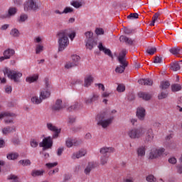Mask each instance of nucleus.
I'll use <instances>...</instances> for the list:
<instances>
[{
	"label": "nucleus",
	"instance_id": "864d4df0",
	"mask_svg": "<svg viewBox=\"0 0 182 182\" xmlns=\"http://www.w3.org/2000/svg\"><path fill=\"white\" fill-rule=\"evenodd\" d=\"M7 180H12L11 182H19V180H18V176L12 174L8 176Z\"/></svg>",
	"mask_w": 182,
	"mask_h": 182
},
{
	"label": "nucleus",
	"instance_id": "37998d69",
	"mask_svg": "<svg viewBox=\"0 0 182 182\" xmlns=\"http://www.w3.org/2000/svg\"><path fill=\"white\" fill-rule=\"evenodd\" d=\"M10 35L11 36H14V38H18V36H19V30L17 28L11 29Z\"/></svg>",
	"mask_w": 182,
	"mask_h": 182
},
{
	"label": "nucleus",
	"instance_id": "c85d7f7f",
	"mask_svg": "<svg viewBox=\"0 0 182 182\" xmlns=\"http://www.w3.org/2000/svg\"><path fill=\"white\" fill-rule=\"evenodd\" d=\"M14 132H16V128L15 126L7 127L2 129L3 134H9V133H14Z\"/></svg>",
	"mask_w": 182,
	"mask_h": 182
},
{
	"label": "nucleus",
	"instance_id": "b1692460",
	"mask_svg": "<svg viewBox=\"0 0 182 182\" xmlns=\"http://www.w3.org/2000/svg\"><path fill=\"white\" fill-rule=\"evenodd\" d=\"M93 168H95V162L88 163L87 166L84 170L85 174H86V176H89V174H90V171H92Z\"/></svg>",
	"mask_w": 182,
	"mask_h": 182
},
{
	"label": "nucleus",
	"instance_id": "f03ea898",
	"mask_svg": "<svg viewBox=\"0 0 182 182\" xmlns=\"http://www.w3.org/2000/svg\"><path fill=\"white\" fill-rule=\"evenodd\" d=\"M25 12H38L41 9L38 0H26L23 4Z\"/></svg>",
	"mask_w": 182,
	"mask_h": 182
},
{
	"label": "nucleus",
	"instance_id": "8fccbe9b",
	"mask_svg": "<svg viewBox=\"0 0 182 182\" xmlns=\"http://www.w3.org/2000/svg\"><path fill=\"white\" fill-rule=\"evenodd\" d=\"M76 65L75 63H73V62H67L65 64V69H72V68H75Z\"/></svg>",
	"mask_w": 182,
	"mask_h": 182
},
{
	"label": "nucleus",
	"instance_id": "09e8293b",
	"mask_svg": "<svg viewBox=\"0 0 182 182\" xmlns=\"http://www.w3.org/2000/svg\"><path fill=\"white\" fill-rule=\"evenodd\" d=\"M43 46L40 45V44H37L36 46V55H39V53L41 52H43Z\"/></svg>",
	"mask_w": 182,
	"mask_h": 182
},
{
	"label": "nucleus",
	"instance_id": "4d7b16f0",
	"mask_svg": "<svg viewBox=\"0 0 182 182\" xmlns=\"http://www.w3.org/2000/svg\"><path fill=\"white\" fill-rule=\"evenodd\" d=\"M154 63H163V58L160 56H156L154 60Z\"/></svg>",
	"mask_w": 182,
	"mask_h": 182
},
{
	"label": "nucleus",
	"instance_id": "3c124183",
	"mask_svg": "<svg viewBox=\"0 0 182 182\" xmlns=\"http://www.w3.org/2000/svg\"><path fill=\"white\" fill-rule=\"evenodd\" d=\"M127 19H139V14L132 13L127 16Z\"/></svg>",
	"mask_w": 182,
	"mask_h": 182
},
{
	"label": "nucleus",
	"instance_id": "5701e85b",
	"mask_svg": "<svg viewBox=\"0 0 182 182\" xmlns=\"http://www.w3.org/2000/svg\"><path fill=\"white\" fill-rule=\"evenodd\" d=\"M38 79H39V75L34 74L33 75L26 77V82H27V83H33L35 82H37Z\"/></svg>",
	"mask_w": 182,
	"mask_h": 182
},
{
	"label": "nucleus",
	"instance_id": "4be33fe9",
	"mask_svg": "<svg viewBox=\"0 0 182 182\" xmlns=\"http://www.w3.org/2000/svg\"><path fill=\"white\" fill-rule=\"evenodd\" d=\"M120 42H124L126 45H133V43L134 42V40L126 36H121L119 37Z\"/></svg>",
	"mask_w": 182,
	"mask_h": 182
},
{
	"label": "nucleus",
	"instance_id": "6e6d98bb",
	"mask_svg": "<svg viewBox=\"0 0 182 182\" xmlns=\"http://www.w3.org/2000/svg\"><path fill=\"white\" fill-rule=\"evenodd\" d=\"M65 144L67 147H72V146H73V139H72L71 138H68L65 141Z\"/></svg>",
	"mask_w": 182,
	"mask_h": 182
},
{
	"label": "nucleus",
	"instance_id": "412c9836",
	"mask_svg": "<svg viewBox=\"0 0 182 182\" xmlns=\"http://www.w3.org/2000/svg\"><path fill=\"white\" fill-rule=\"evenodd\" d=\"M9 119V117H16V114L15 113L11 112H2L0 113V120L4 118Z\"/></svg>",
	"mask_w": 182,
	"mask_h": 182
},
{
	"label": "nucleus",
	"instance_id": "aec40b11",
	"mask_svg": "<svg viewBox=\"0 0 182 182\" xmlns=\"http://www.w3.org/2000/svg\"><path fill=\"white\" fill-rule=\"evenodd\" d=\"M139 85H144V86H153V80L150 78L140 79L138 80Z\"/></svg>",
	"mask_w": 182,
	"mask_h": 182
},
{
	"label": "nucleus",
	"instance_id": "423d86ee",
	"mask_svg": "<svg viewBox=\"0 0 182 182\" xmlns=\"http://www.w3.org/2000/svg\"><path fill=\"white\" fill-rule=\"evenodd\" d=\"M146 133V129L144 127H140L138 128H133L128 131L127 135L129 138L132 139H140L143 137V135Z\"/></svg>",
	"mask_w": 182,
	"mask_h": 182
},
{
	"label": "nucleus",
	"instance_id": "20e7f679",
	"mask_svg": "<svg viewBox=\"0 0 182 182\" xmlns=\"http://www.w3.org/2000/svg\"><path fill=\"white\" fill-rule=\"evenodd\" d=\"M3 73H4L5 76H7L9 79L14 80L16 83L19 82V78L22 77V73L15 71L8 68H5L3 70Z\"/></svg>",
	"mask_w": 182,
	"mask_h": 182
},
{
	"label": "nucleus",
	"instance_id": "a18cd8bd",
	"mask_svg": "<svg viewBox=\"0 0 182 182\" xmlns=\"http://www.w3.org/2000/svg\"><path fill=\"white\" fill-rule=\"evenodd\" d=\"M159 16H160V13H156L152 17V21L150 23V26H154V23H156V21L159 19Z\"/></svg>",
	"mask_w": 182,
	"mask_h": 182
},
{
	"label": "nucleus",
	"instance_id": "7c9ffc66",
	"mask_svg": "<svg viewBox=\"0 0 182 182\" xmlns=\"http://www.w3.org/2000/svg\"><path fill=\"white\" fill-rule=\"evenodd\" d=\"M18 157H19V154H18V152H11L6 155V159L8 160H16Z\"/></svg>",
	"mask_w": 182,
	"mask_h": 182
},
{
	"label": "nucleus",
	"instance_id": "ddd939ff",
	"mask_svg": "<svg viewBox=\"0 0 182 182\" xmlns=\"http://www.w3.org/2000/svg\"><path fill=\"white\" fill-rule=\"evenodd\" d=\"M136 116L139 120L143 122L146 119V109L141 107H138L136 109Z\"/></svg>",
	"mask_w": 182,
	"mask_h": 182
},
{
	"label": "nucleus",
	"instance_id": "49530a36",
	"mask_svg": "<svg viewBox=\"0 0 182 182\" xmlns=\"http://www.w3.org/2000/svg\"><path fill=\"white\" fill-rule=\"evenodd\" d=\"M44 86H45V90H48V89H50V81H49V78L46 77L44 79Z\"/></svg>",
	"mask_w": 182,
	"mask_h": 182
},
{
	"label": "nucleus",
	"instance_id": "f3484780",
	"mask_svg": "<svg viewBox=\"0 0 182 182\" xmlns=\"http://www.w3.org/2000/svg\"><path fill=\"white\" fill-rule=\"evenodd\" d=\"M86 156V151L85 150H80L77 152H75L73 154L71 159L73 160H76V159H81V157H83Z\"/></svg>",
	"mask_w": 182,
	"mask_h": 182
},
{
	"label": "nucleus",
	"instance_id": "ea45409f",
	"mask_svg": "<svg viewBox=\"0 0 182 182\" xmlns=\"http://www.w3.org/2000/svg\"><path fill=\"white\" fill-rule=\"evenodd\" d=\"M19 164L21 166H23V167H26L27 166H31L32 163L31 162V160L29 159H21L18 161Z\"/></svg>",
	"mask_w": 182,
	"mask_h": 182
},
{
	"label": "nucleus",
	"instance_id": "0e129e2a",
	"mask_svg": "<svg viewBox=\"0 0 182 182\" xmlns=\"http://www.w3.org/2000/svg\"><path fill=\"white\" fill-rule=\"evenodd\" d=\"M95 33L97 35H103L105 33V31L103 28H96Z\"/></svg>",
	"mask_w": 182,
	"mask_h": 182
},
{
	"label": "nucleus",
	"instance_id": "a19ab883",
	"mask_svg": "<svg viewBox=\"0 0 182 182\" xmlns=\"http://www.w3.org/2000/svg\"><path fill=\"white\" fill-rule=\"evenodd\" d=\"M168 96V92L166 91H163L158 95L159 100H162V99H166Z\"/></svg>",
	"mask_w": 182,
	"mask_h": 182
},
{
	"label": "nucleus",
	"instance_id": "4c0bfd02",
	"mask_svg": "<svg viewBox=\"0 0 182 182\" xmlns=\"http://www.w3.org/2000/svg\"><path fill=\"white\" fill-rule=\"evenodd\" d=\"M72 60L75 66H78L79 62H80V57L77 55H72Z\"/></svg>",
	"mask_w": 182,
	"mask_h": 182
},
{
	"label": "nucleus",
	"instance_id": "2eb2a0df",
	"mask_svg": "<svg viewBox=\"0 0 182 182\" xmlns=\"http://www.w3.org/2000/svg\"><path fill=\"white\" fill-rule=\"evenodd\" d=\"M98 49L99 50H100V52H103L105 55H107V56H109V58H113V54H112V50L103 46V43H99Z\"/></svg>",
	"mask_w": 182,
	"mask_h": 182
},
{
	"label": "nucleus",
	"instance_id": "9b49d317",
	"mask_svg": "<svg viewBox=\"0 0 182 182\" xmlns=\"http://www.w3.org/2000/svg\"><path fill=\"white\" fill-rule=\"evenodd\" d=\"M119 63V65L117 66L115 68L116 73H123L124 70H126V68H127L129 63L127 62H124L122 60V59L118 61Z\"/></svg>",
	"mask_w": 182,
	"mask_h": 182
},
{
	"label": "nucleus",
	"instance_id": "338daca9",
	"mask_svg": "<svg viewBox=\"0 0 182 182\" xmlns=\"http://www.w3.org/2000/svg\"><path fill=\"white\" fill-rule=\"evenodd\" d=\"M168 163H170L171 164H176V163H177V159H176L175 157H171L168 159Z\"/></svg>",
	"mask_w": 182,
	"mask_h": 182
},
{
	"label": "nucleus",
	"instance_id": "603ef678",
	"mask_svg": "<svg viewBox=\"0 0 182 182\" xmlns=\"http://www.w3.org/2000/svg\"><path fill=\"white\" fill-rule=\"evenodd\" d=\"M117 92L122 93V92H124V90H126V87L123 84H119L117 87Z\"/></svg>",
	"mask_w": 182,
	"mask_h": 182
},
{
	"label": "nucleus",
	"instance_id": "5fc2aeb1",
	"mask_svg": "<svg viewBox=\"0 0 182 182\" xmlns=\"http://www.w3.org/2000/svg\"><path fill=\"white\" fill-rule=\"evenodd\" d=\"M70 5H72V6H74V8H80L82 6V2L80 1H72L70 3Z\"/></svg>",
	"mask_w": 182,
	"mask_h": 182
},
{
	"label": "nucleus",
	"instance_id": "052dcab7",
	"mask_svg": "<svg viewBox=\"0 0 182 182\" xmlns=\"http://www.w3.org/2000/svg\"><path fill=\"white\" fill-rule=\"evenodd\" d=\"M146 181L156 182V178L153 175H149L148 176H146Z\"/></svg>",
	"mask_w": 182,
	"mask_h": 182
},
{
	"label": "nucleus",
	"instance_id": "0eeeda50",
	"mask_svg": "<svg viewBox=\"0 0 182 182\" xmlns=\"http://www.w3.org/2000/svg\"><path fill=\"white\" fill-rule=\"evenodd\" d=\"M53 145V140L52 137L47 136L45 137L41 142L39 143V146L43 147V150H48V149H50Z\"/></svg>",
	"mask_w": 182,
	"mask_h": 182
},
{
	"label": "nucleus",
	"instance_id": "473e14b6",
	"mask_svg": "<svg viewBox=\"0 0 182 182\" xmlns=\"http://www.w3.org/2000/svg\"><path fill=\"white\" fill-rule=\"evenodd\" d=\"M159 87L161 89V90H166V89H168V87H170V82L161 81Z\"/></svg>",
	"mask_w": 182,
	"mask_h": 182
},
{
	"label": "nucleus",
	"instance_id": "680f3d73",
	"mask_svg": "<svg viewBox=\"0 0 182 182\" xmlns=\"http://www.w3.org/2000/svg\"><path fill=\"white\" fill-rule=\"evenodd\" d=\"M30 144L31 147L35 148V147H38L39 143L36 141V140L33 139L31 141Z\"/></svg>",
	"mask_w": 182,
	"mask_h": 182
},
{
	"label": "nucleus",
	"instance_id": "e2e57ef3",
	"mask_svg": "<svg viewBox=\"0 0 182 182\" xmlns=\"http://www.w3.org/2000/svg\"><path fill=\"white\" fill-rule=\"evenodd\" d=\"M133 32H134V30L132 28H124V33L126 35H130V33H133Z\"/></svg>",
	"mask_w": 182,
	"mask_h": 182
},
{
	"label": "nucleus",
	"instance_id": "a878e982",
	"mask_svg": "<svg viewBox=\"0 0 182 182\" xmlns=\"http://www.w3.org/2000/svg\"><path fill=\"white\" fill-rule=\"evenodd\" d=\"M138 96L139 97H140L141 99H143V100H150V99H151L152 95L151 94H149L147 92H139L138 93Z\"/></svg>",
	"mask_w": 182,
	"mask_h": 182
},
{
	"label": "nucleus",
	"instance_id": "e433bc0d",
	"mask_svg": "<svg viewBox=\"0 0 182 182\" xmlns=\"http://www.w3.org/2000/svg\"><path fill=\"white\" fill-rule=\"evenodd\" d=\"M169 52L172 53V55H178L180 52H181V48L180 47H173L169 50Z\"/></svg>",
	"mask_w": 182,
	"mask_h": 182
},
{
	"label": "nucleus",
	"instance_id": "bb28decb",
	"mask_svg": "<svg viewBox=\"0 0 182 182\" xmlns=\"http://www.w3.org/2000/svg\"><path fill=\"white\" fill-rule=\"evenodd\" d=\"M154 139V134L153 133V129H149L146 134V141H151Z\"/></svg>",
	"mask_w": 182,
	"mask_h": 182
},
{
	"label": "nucleus",
	"instance_id": "f8f14e48",
	"mask_svg": "<svg viewBox=\"0 0 182 182\" xmlns=\"http://www.w3.org/2000/svg\"><path fill=\"white\" fill-rule=\"evenodd\" d=\"M18 12V9L15 7H10L8 10L7 14H1L0 15V18L1 19H6V18H11V16H14Z\"/></svg>",
	"mask_w": 182,
	"mask_h": 182
},
{
	"label": "nucleus",
	"instance_id": "393cba45",
	"mask_svg": "<svg viewBox=\"0 0 182 182\" xmlns=\"http://www.w3.org/2000/svg\"><path fill=\"white\" fill-rule=\"evenodd\" d=\"M83 105L79 102H75L74 105L68 107V112H73V110H77V109H82Z\"/></svg>",
	"mask_w": 182,
	"mask_h": 182
},
{
	"label": "nucleus",
	"instance_id": "c9c22d12",
	"mask_svg": "<svg viewBox=\"0 0 182 182\" xmlns=\"http://www.w3.org/2000/svg\"><path fill=\"white\" fill-rule=\"evenodd\" d=\"M31 102L33 105H41L43 100L38 96H33L31 97Z\"/></svg>",
	"mask_w": 182,
	"mask_h": 182
},
{
	"label": "nucleus",
	"instance_id": "39448f33",
	"mask_svg": "<svg viewBox=\"0 0 182 182\" xmlns=\"http://www.w3.org/2000/svg\"><path fill=\"white\" fill-rule=\"evenodd\" d=\"M85 46L87 49L92 50L93 48L97 46V41L93 37V32L87 31L85 33Z\"/></svg>",
	"mask_w": 182,
	"mask_h": 182
},
{
	"label": "nucleus",
	"instance_id": "f257e3e1",
	"mask_svg": "<svg viewBox=\"0 0 182 182\" xmlns=\"http://www.w3.org/2000/svg\"><path fill=\"white\" fill-rule=\"evenodd\" d=\"M58 52H63L69 46V29L60 30L57 33Z\"/></svg>",
	"mask_w": 182,
	"mask_h": 182
},
{
	"label": "nucleus",
	"instance_id": "dca6fc26",
	"mask_svg": "<svg viewBox=\"0 0 182 182\" xmlns=\"http://www.w3.org/2000/svg\"><path fill=\"white\" fill-rule=\"evenodd\" d=\"M99 100V94L97 93H93L92 96L90 98H86L85 100V105H92V103H95V102H97Z\"/></svg>",
	"mask_w": 182,
	"mask_h": 182
},
{
	"label": "nucleus",
	"instance_id": "cd10ccee",
	"mask_svg": "<svg viewBox=\"0 0 182 182\" xmlns=\"http://www.w3.org/2000/svg\"><path fill=\"white\" fill-rule=\"evenodd\" d=\"M92 83H93V77H92V75H89L85 77V80H84L85 87H89V86L92 85Z\"/></svg>",
	"mask_w": 182,
	"mask_h": 182
},
{
	"label": "nucleus",
	"instance_id": "6ab92c4d",
	"mask_svg": "<svg viewBox=\"0 0 182 182\" xmlns=\"http://www.w3.org/2000/svg\"><path fill=\"white\" fill-rule=\"evenodd\" d=\"M49 97H50V91H49L48 90H42L40 92V98L42 100H45L46 99H49Z\"/></svg>",
	"mask_w": 182,
	"mask_h": 182
},
{
	"label": "nucleus",
	"instance_id": "774afa93",
	"mask_svg": "<svg viewBox=\"0 0 182 182\" xmlns=\"http://www.w3.org/2000/svg\"><path fill=\"white\" fill-rule=\"evenodd\" d=\"M124 182H134V178L128 177L124 180Z\"/></svg>",
	"mask_w": 182,
	"mask_h": 182
},
{
	"label": "nucleus",
	"instance_id": "72a5a7b5",
	"mask_svg": "<svg viewBox=\"0 0 182 182\" xmlns=\"http://www.w3.org/2000/svg\"><path fill=\"white\" fill-rule=\"evenodd\" d=\"M126 53H127V51L126 50H122L119 55L118 56V62H120V59L123 62H127L126 60Z\"/></svg>",
	"mask_w": 182,
	"mask_h": 182
},
{
	"label": "nucleus",
	"instance_id": "a211bd4d",
	"mask_svg": "<svg viewBox=\"0 0 182 182\" xmlns=\"http://www.w3.org/2000/svg\"><path fill=\"white\" fill-rule=\"evenodd\" d=\"M100 153L102 154V156H107V154H110V153H113L114 151V149L112 147H102L100 149Z\"/></svg>",
	"mask_w": 182,
	"mask_h": 182
},
{
	"label": "nucleus",
	"instance_id": "c03bdc74",
	"mask_svg": "<svg viewBox=\"0 0 182 182\" xmlns=\"http://www.w3.org/2000/svg\"><path fill=\"white\" fill-rule=\"evenodd\" d=\"M109 160V156H102L101 159H100V164L101 166H105L106 164H107V161Z\"/></svg>",
	"mask_w": 182,
	"mask_h": 182
},
{
	"label": "nucleus",
	"instance_id": "1a4fd4ad",
	"mask_svg": "<svg viewBox=\"0 0 182 182\" xmlns=\"http://www.w3.org/2000/svg\"><path fill=\"white\" fill-rule=\"evenodd\" d=\"M46 127L50 132H53L54 134L53 135V139H57L60 133V129L56 127L53 124L48 122L46 124Z\"/></svg>",
	"mask_w": 182,
	"mask_h": 182
},
{
	"label": "nucleus",
	"instance_id": "9d476101",
	"mask_svg": "<svg viewBox=\"0 0 182 182\" xmlns=\"http://www.w3.org/2000/svg\"><path fill=\"white\" fill-rule=\"evenodd\" d=\"M4 56L0 57V62H4V60H6L10 58H12L14 55H15V50L12 48H8L3 53Z\"/></svg>",
	"mask_w": 182,
	"mask_h": 182
},
{
	"label": "nucleus",
	"instance_id": "79ce46f5",
	"mask_svg": "<svg viewBox=\"0 0 182 182\" xmlns=\"http://www.w3.org/2000/svg\"><path fill=\"white\" fill-rule=\"evenodd\" d=\"M157 52L156 47H149L146 49V53L148 55H154Z\"/></svg>",
	"mask_w": 182,
	"mask_h": 182
},
{
	"label": "nucleus",
	"instance_id": "7ed1b4c3",
	"mask_svg": "<svg viewBox=\"0 0 182 182\" xmlns=\"http://www.w3.org/2000/svg\"><path fill=\"white\" fill-rule=\"evenodd\" d=\"M108 117L109 116H107V113L106 112L99 114L96 117L98 126H102L103 129H106V127L112 124L113 117L107 119Z\"/></svg>",
	"mask_w": 182,
	"mask_h": 182
},
{
	"label": "nucleus",
	"instance_id": "58836bf2",
	"mask_svg": "<svg viewBox=\"0 0 182 182\" xmlns=\"http://www.w3.org/2000/svg\"><path fill=\"white\" fill-rule=\"evenodd\" d=\"M171 90L172 92H180L181 90L182 87L180 84H173L171 86Z\"/></svg>",
	"mask_w": 182,
	"mask_h": 182
},
{
	"label": "nucleus",
	"instance_id": "69168bd1",
	"mask_svg": "<svg viewBox=\"0 0 182 182\" xmlns=\"http://www.w3.org/2000/svg\"><path fill=\"white\" fill-rule=\"evenodd\" d=\"M12 142L15 146H18V145L21 144V141L19 140V138L13 139Z\"/></svg>",
	"mask_w": 182,
	"mask_h": 182
},
{
	"label": "nucleus",
	"instance_id": "13d9d810",
	"mask_svg": "<svg viewBox=\"0 0 182 182\" xmlns=\"http://www.w3.org/2000/svg\"><path fill=\"white\" fill-rule=\"evenodd\" d=\"M75 122H76V117L72 115L68 117V123L70 124H73Z\"/></svg>",
	"mask_w": 182,
	"mask_h": 182
},
{
	"label": "nucleus",
	"instance_id": "f704fd0d",
	"mask_svg": "<svg viewBox=\"0 0 182 182\" xmlns=\"http://www.w3.org/2000/svg\"><path fill=\"white\" fill-rule=\"evenodd\" d=\"M180 64L178 62L172 63L171 64V70L173 72H177V70H180Z\"/></svg>",
	"mask_w": 182,
	"mask_h": 182
},
{
	"label": "nucleus",
	"instance_id": "4468645a",
	"mask_svg": "<svg viewBox=\"0 0 182 182\" xmlns=\"http://www.w3.org/2000/svg\"><path fill=\"white\" fill-rule=\"evenodd\" d=\"M64 107H65L62 104V100L58 99L55 101L51 109L53 112H60V110H62L63 109H64Z\"/></svg>",
	"mask_w": 182,
	"mask_h": 182
},
{
	"label": "nucleus",
	"instance_id": "bf43d9fd",
	"mask_svg": "<svg viewBox=\"0 0 182 182\" xmlns=\"http://www.w3.org/2000/svg\"><path fill=\"white\" fill-rule=\"evenodd\" d=\"M73 12V9L72 7H65L63 11V14H72Z\"/></svg>",
	"mask_w": 182,
	"mask_h": 182
},
{
	"label": "nucleus",
	"instance_id": "c756f323",
	"mask_svg": "<svg viewBox=\"0 0 182 182\" xmlns=\"http://www.w3.org/2000/svg\"><path fill=\"white\" fill-rule=\"evenodd\" d=\"M138 157H144L146 156V147L140 146L136 149Z\"/></svg>",
	"mask_w": 182,
	"mask_h": 182
},
{
	"label": "nucleus",
	"instance_id": "6e6552de",
	"mask_svg": "<svg viewBox=\"0 0 182 182\" xmlns=\"http://www.w3.org/2000/svg\"><path fill=\"white\" fill-rule=\"evenodd\" d=\"M164 151H166V149H164V148H161L159 149L154 148L151 150L149 153V159L151 160H154V159H159V157L163 156Z\"/></svg>",
	"mask_w": 182,
	"mask_h": 182
},
{
	"label": "nucleus",
	"instance_id": "2f4dec72",
	"mask_svg": "<svg viewBox=\"0 0 182 182\" xmlns=\"http://www.w3.org/2000/svg\"><path fill=\"white\" fill-rule=\"evenodd\" d=\"M44 173V170H33L31 172V176L32 177H39L43 176Z\"/></svg>",
	"mask_w": 182,
	"mask_h": 182
},
{
	"label": "nucleus",
	"instance_id": "de8ad7c7",
	"mask_svg": "<svg viewBox=\"0 0 182 182\" xmlns=\"http://www.w3.org/2000/svg\"><path fill=\"white\" fill-rule=\"evenodd\" d=\"M28 19V15L27 14H21L18 19V22L19 23H23V22H25Z\"/></svg>",
	"mask_w": 182,
	"mask_h": 182
}]
</instances>
